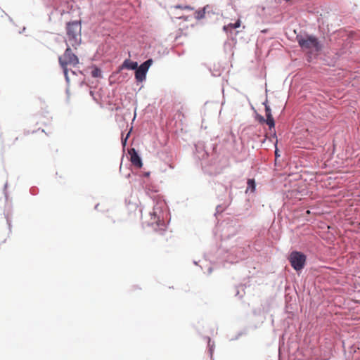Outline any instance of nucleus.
<instances>
[{
  "label": "nucleus",
  "mask_w": 360,
  "mask_h": 360,
  "mask_svg": "<svg viewBox=\"0 0 360 360\" xmlns=\"http://www.w3.org/2000/svg\"><path fill=\"white\" fill-rule=\"evenodd\" d=\"M193 8L188 6H180L176 5L170 8V13L173 15H174L176 18H185L187 19V17L185 15L184 13L187 11H192Z\"/></svg>",
  "instance_id": "6"
},
{
  "label": "nucleus",
  "mask_w": 360,
  "mask_h": 360,
  "mask_svg": "<svg viewBox=\"0 0 360 360\" xmlns=\"http://www.w3.org/2000/svg\"><path fill=\"white\" fill-rule=\"evenodd\" d=\"M129 135V133H128V134L127 135V136H126V138L124 139V141H122V142H123V144H124V145L125 144V143H126V141H127V138H128Z\"/></svg>",
  "instance_id": "16"
},
{
  "label": "nucleus",
  "mask_w": 360,
  "mask_h": 360,
  "mask_svg": "<svg viewBox=\"0 0 360 360\" xmlns=\"http://www.w3.org/2000/svg\"><path fill=\"white\" fill-rule=\"evenodd\" d=\"M209 6H205L202 10H198L195 11L194 15L195 18L198 20L202 19L205 17L206 11Z\"/></svg>",
  "instance_id": "11"
},
{
  "label": "nucleus",
  "mask_w": 360,
  "mask_h": 360,
  "mask_svg": "<svg viewBox=\"0 0 360 360\" xmlns=\"http://www.w3.org/2000/svg\"><path fill=\"white\" fill-rule=\"evenodd\" d=\"M248 189H251V191L253 192L255 190V182L254 179H249L248 180Z\"/></svg>",
  "instance_id": "14"
},
{
  "label": "nucleus",
  "mask_w": 360,
  "mask_h": 360,
  "mask_svg": "<svg viewBox=\"0 0 360 360\" xmlns=\"http://www.w3.org/2000/svg\"><path fill=\"white\" fill-rule=\"evenodd\" d=\"M296 39L303 51L312 53L314 52L317 53L322 49L319 39L314 36L307 35L304 37L298 35Z\"/></svg>",
  "instance_id": "2"
},
{
  "label": "nucleus",
  "mask_w": 360,
  "mask_h": 360,
  "mask_svg": "<svg viewBox=\"0 0 360 360\" xmlns=\"http://www.w3.org/2000/svg\"><path fill=\"white\" fill-rule=\"evenodd\" d=\"M265 112H266V120H265L266 123L269 125V128L274 127L275 122L273 118V116L271 115V110L269 106L266 105L265 106ZM261 122H264V120L263 117L260 120Z\"/></svg>",
  "instance_id": "8"
},
{
  "label": "nucleus",
  "mask_w": 360,
  "mask_h": 360,
  "mask_svg": "<svg viewBox=\"0 0 360 360\" xmlns=\"http://www.w3.org/2000/svg\"><path fill=\"white\" fill-rule=\"evenodd\" d=\"M66 44L71 46L75 49H77L82 41V25L81 22L75 20L69 22L66 25Z\"/></svg>",
  "instance_id": "1"
},
{
  "label": "nucleus",
  "mask_w": 360,
  "mask_h": 360,
  "mask_svg": "<svg viewBox=\"0 0 360 360\" xmlns=\"http://www.w3.org/2000/svg\"><path fill=\"white\" fill-rule=\"evenodd\" d=\"M129 154L130 155V161L133 165L138 168L142 167L143 163L142 161L136 153V150L132 148L129 150Z\"/></svg>",
  "instance_id": "7"
},
{
  "label": "nucleus",
  "mask_w": 360,
  "mask_h": 360,
  "mask_svg": "<svg viewBox=\"0 0 360 360\" xmlns=\"http://www.w3.org/2000/svg\"><path fill=\"white\" fill-rule=\"evenodd\" d=\"M289 260L293 269L296 271H300L305 265L306 256L300 252L294 251L290 253Z\"/></svg>",
  "instance_id": "4"
},
{
  "label": "nucleus",
  "mask_w": 360,
  "mask_h": 360,
  "mask_svg": "<svg viewBox=\"0 0 360 360\" xmlns=\"http://www.w3.org/2000/svg\"><path fill=\"white\" fill-rule=\"evenodd\" d=\"M152 62L153 60L151 59H148L136 68L135 78L137 82H142L146 79V73Z\"/></svg>",
  "instance_id": "5"
},
{
  "label": "nucleus",
  "mask_w": 360,
  "mask_h": 360,
  "mask_svg": "<svg viewBox=\"0 0 360 360\" xmlns=\"http://www.w3.org/2000/svg\"><path fill=\"white\" fill-rule=\"evenodd\" d=\"M159 235L160 238L159 240L161 242H167L169 239L172 238V233L171 231H167L165 229H162L159 232Z\"/></svg>",
  "instance_id": "9"
},
{
  "label": "nucleus",
  "mask_w": 360,
  "mask_h": 360,
  "mask_svg": "<svg viewBox=\"0 0 360 360\" xmlns=\"http://www.w3.org/2000/svg\"><path fill=\"white\" fill-rule=\"evenodd\" d=\"M101 102L103 105L106 104L110 105L112 104V101L110 96H102Z\"/></svg>",
  "instance_id": "15"
},
{
  "label": "nucleus",
  "mask_w": 360,
  "mask_h": 360,
  "mask_svg": "<svg viewBox=\"0 0 360 360\" xmlns=\"http://www.w3.org/2000/svg\"><path fill=\"white\" fill-rule=\"evenodd\" d=\"M122 67L126 68L129 70H136L138 68V63L134 62L130 60H125Z\"/></svg>",
  "instance_id": "10"
},
{
  "label": "nucleus",
  "mask_w": 360,
  "mask_h": 360,
  "mask_svg": "<svg viewBox=\"0 0 360 360\" xmlns=\"http://www.w3.org/2000/svg\"><path fill=\"white\" fill-rule=\"evenodd\" d=\"M240 26V20L238 19L235 23H229L224 26V30L227 31L229 30L236 29Z\"/></svg>",
  "instance_id": "12"
},
{
  "label": "nucleus",
  "mask_w": 360,
  "mask_h": 360,
  "mask_svg": "<svg viewBox=\"0 0 360 360\" xmlns=\"http://www.w3.org/2000/svg\"><path fill=\"white\" fill-rule=\"evenodd\" d=\"M71 46H67L64 53L59 57V63L63 70L64 75L68 78V66L72 65L75 66L79 63L78 57L72 52L70 49Z\"/></svg>",
  "instance_id": "3"
},
{
  "label": "nucleus",
  "mask_w": 360,
  "mask_h": 360,
  "mask_svg": "<svg viewBox=\"0 0 360 360\" xmlns=\"http://www.w3.org/2000/svg\"><path fill=\"white\" fill-rule=\"evenodd\" d=\"M91 75L93 77H95V78L101 77V70L96 67H94V68H92Z\"/></svg>",
  "instance_id": "13"
}]
</instances>
